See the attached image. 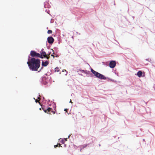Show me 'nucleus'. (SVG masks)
Wrapping results in <instances>:
<instances>
[{
	"instance_id": "nucleus-19",
	"label": "nucleus",
	"mask_w": 155,
	"mask_h": 155,
	"mask_svg": "<svg viewBox=\"0 0 155 155\" xmlns=\"http://www.w3.org/2000/svg\"><path fill=\"white\" fill-rule=\"evenodd\" d=\"M64 142H65L67 140V139H64Z\"/></svg>"
},
{
	"instance_id": "nucleus-15",
	"label": "nucleus",
	"mask_w": 155,
	"mask_h": 155,
	"mask_svg": "<svg viewBox=\"0 0 155 155\" xmlns=\"http://www.w3.org/2000/svg\"><path fill=\"white\" fill-rule=\"evenodd\" d=\"M39 97H38V99L39 100H39L41 99V98H40V95H39Z\"/></svg>"
},
{
	"instance_id": "nucleus-17",
	"label": "nucleus",
	"mask_w": 155,
	"mask_h": 155,
	"mask_svg": "<svg viewBox=\"0 0 155 155\" xmlns=\"http://www.w3.org/2000/svg\"><path fill=\"white\" fill-rule=\"evenodd\" d=\"M81 71L82 72L85 73V71L84 70H82Z\"/></svg>"
},
{
	"instance_id": "nucleus-18",
	"label": "nucleus",
	"mask_w": 155,
	"mask_h": 155,
	"mask_svg": "<svg viewBox=\"0 0 155 155\" xmlns=\"http://www.w3.org/2000/svg\"><path fill=\"white\" fill-rule=\"evenodd\" d=\"M62 143H64L65 142H64V140L63 139L62 140Z\"/></svg>"
},
{
	"instance_id": "nucleus-21",
	"label": "nucleus",
	"mask_w": 155,
	"mask_h": 155,
	"mask_svg": "<svg viewBox=\"0 0 155 155\" xmlns=\"http://www.w3.org/2000/svg\"><path fill=\"white\" fill-rule=\"evenodd\" d=\"M70 102L71 103H72L71 102V100H70Z\"/></svg>"
},
{
	"instance_id": "nucleus-16",
	"label": "nucleus",
	"mask_w": 155,
	"mask_h": 155,
	"mask_svg": "<svg viewBox=\"0 0 155 155\" xmlns=\"http://www.w3.org/2000/svg\"><path fill=\"white\" fill-rule=\"evenodd\" d=\"M58 145H54V147L55 148H56L57 147H58Z\"/></svg>"
},
{
	"instance_id": "nucleus-6",
	"label": "nucleus",
	"mask_w": 155,
	"mask_h": 155,
	"mask_svg": "<svg viewBox=\"0 0 155 155\" xmlns=\"http://www.w3.org/2000/svg\"><path fill=\"white\" fill-rule=\"evenodd\" d=\"M47 40L48 43L49 44H52L53 43L54 40L53 37H48Z\"/></svg>"
},
{
	"instance_id": "nucleus-8",
	"label": "nucleus",
	"mask_w": 155,
	"mask_h": 155,
	"mask_svg": "<svg viewBox=\"0 0 155 155\" xmlns=\"http://www.w3.org/2000/svg\"><path fill=\"white\" fill-rule=\"evenodd\" d=\"M40 55L39 58H43L46 56V54L45 51H42L40 54Z\"/></svg>"
},
{
	"instance_id": "nucleus-10",
	"label": "nucleus",
	"mask_w": 155,
	"mask_h": 155,
	"mask_svg": "<svg viewBox=\"0 0 155 155\" xmlns=\"http://www.w3.org/2000/svg\"><path fill=\"white\" fill-rule=\"evenodd\" d=\"M55 71L56 72H58L60 71V69L59 68L57 67L55 68Z\"/></svg>"
},
{
	"instance_id": "nucleus-11",
	"label": "nucleus",
	"mask_w": 155,
	"mask_h": 155,
	"mask_svg": "<svg viewBox=\"0 0 155 155\" xmlns=\"http://www.w3.org/2000/svg\"><path fill=\"white\" fill-rule=\"evenodd\" d=\"M34 100H35V102L36 103H37L38 102L40 104H41V103H40V102H39V100H38L37 99H36L34 97Z\"/></svg>"
},
{
	"instance_id": "nucleus-12",
	"label": "nucleus",
	"mask_w": 155,
	"mask_h": 155,
	"mask_svg": "<svg viewBox=\"0 0 155 155\" xmlns=\"http://www.w3.org/2000/svg\"><path fill=\"white\" fill-rule=\"evenodd\" d=\"M52 31L51 30H48V34H51L52 33Z\"/></svg>"
},
{
	"instance_id": "nucleus-1",
	"label": "nucleus",
	"mask_w": 155,
	"mask_h": 155,
	"mask_svg": "<svg viewBox=\"0 0 155 155\" xmlns=\"http://www.w3.org/2000/svg\"><path fill=\"white\" fill-rule=\"evenodd\" d=\"M27 63L30 70L33 71H37L40 67V61L39 59L33 58L28 61Z\"/></svg>"
},
{
	"instance_id": "nucleus-13",
	"label": "nucleus",
	"mask_w": 155,
	"mask_h": 155,
	"mask_svg": "<svg viewBox=\"0 0 155 155\" xmlns=\"http://www.w3.org/2000/svg\"><path fill=\"white\" fill-rule=\"evenodd\" d=\"M49 55H50V54H49V55H46V56L45 57V58H46L48 59L50 58Z\"/></svg>"
},
{
	"instance_id": "nucleus-9",
	"label": "nucleus",
	"mask_w": 155,
	"mask_h": 155,
	"mask_svg": "<svg viewBox=\"0 0 155 155\" xmlns=\"http://www.w3.org/2000/svg\"><path fill=\"white\" fill-rule=\"evenodd\" d=\"M143 74L142 72L141 71H139L137 73V75L139 77H141L142 76Z\"/></svg>"
},
{
	"instance_id": "nucleus-4",
	"label": "nucleus",
	"mask_w": 155,
	"mask_h": 155,
	"mask_svg": "<svg viewBox=\"0 0 155 155\" xmlns=\"http://www.w3.org/2000/svg\"><path fill=\"white\" fill-rule=\"evenodd\" d=\"M30 55L32 57H40V54L34 51H31L30 52Z\"/></svg>"
},
{
	"instance_id": "nucleus-3",
	"label": "nucleus",
	"mask_w": 155,
	"mask_h": 155,
	"mask_svg": "<svg viewBox=\"0 0 155 155\" xmlns=\"http://www.w3.org/2000/svg\"><path fill=\"white\" fill-rule=\"evenodd\" d=\"M42 109L45 113L47 114H52L55 113V112L54 111L52 108L48 107L47 108V109H45L44 108L42 107Z\"/></svg>"
},
{
	"instance_id": "nucleus-20",
	"label": "nucleus",
	"mask_w": 155,
	"mask_h": 155,
	"mask_svg": "<svg viewBox=\"0 0 155 155\" xmlns=\"http://www.w3.org/2000/svg\"><path fill=\"white\" fill-rule=\"evenodd\" d=\"M51 56H53V58H54V56L53 54H51Z\"/></svg>"
},
{
	"instance_id": "nucleus-22",
	"label": "nucleus",
	"mask_w": 155,
	"mask_h": 155,
	"mask_svg": "<svg viewBox=\"0 0 155 155\" xmlns=\"http://www.w3.org/2000/svg\"><path fill=\"white\" fill-rule=\"evenodd\" d=\"M39 110H41V108H39Z\"/></svg>"
},
{
	"instance_id": "nucleus-7",
	"label": "nucleus",
	"mask_w": 155,
	"mask_h": 155,
	"mask_svg": "<svg viewBox=\"0 0 155 155\" xmlns=\"http://www.w3.org/2000/svg\"><path fill=\"white\" fill-rule=\"evenodd\" d=\"M48 64L49 62L47 61H45V62L42 61V66L41 67L40 70L43 68V66H46L48 65Z\"/></svg>"
},
{
	"instance_id": "nucleus-14",
	"label": "nucleus",
	"mask_w": 155,
	"mask_h": 155,
	"mask_svg": "<svg viewBox=\"0 0 155 155\" xmlns=\"http://www.w3.org/2000/svg\"><path fill=\"white\" fill-rule=\"evenodd\" d=\"M68 110V109H64V110L65 111V112H67V110Z\"/></svg>"
},
{
	"instance_id": "nucleus-5",
	"label": "nucleus",
	"mask_w": 155,
	"mask_h": 155,
	"mask_svg": "<svg viewBox=\"0 0 155 155\" xmlns=\"http://www.w3.org/2000/svg\"><path fill=\"white\" fill-rule=\"evenodd\" d=\"M116 63L115 61H112L110 62L109 63V66L112 68H114L116 66Z\"/></svg>"
},
{
	"instance_id": "nucleus-2",
	"label": "nucleus",
	"mask_w": 155,
	"mask_h": 155,
	"mask_svg": "<svg viewBox=\"0 0 155 155\" xmlns=\"http://www.w3.org/2000/svg\"><path fill=\"white\" fill-rule=\"evenodd\" d=\"M91 71L92 73L94 74V75L96 77L98 78L101 79L106 80V78L104 76V75L101 74L99 73L98 72H96V71L94 70L92 68L91 69Z\"/></svg>"
}]
</instances>
